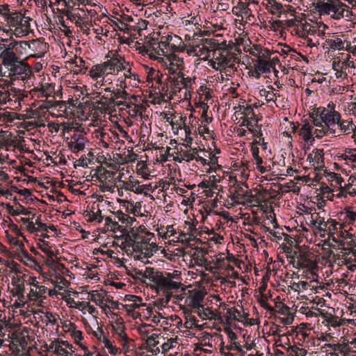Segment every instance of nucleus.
Listing matches in <instances>:
<instances>
[{
    "label": "nucleus",
    "instance_id": "412c9836",
    "mask_svg": "<svg viewBox=\"0 0 356 356\" xmlns=\"http://www.w3.org/2000/svg\"><path fill=\"white\" fill-rule=\"evenodd\" d=\"M243 114L245 116L247 122L251 121L252 124H258L259 119L257 115L254 113L253 108L251 105H248L243 111Z\"/></svg>",
    "mask_w": 356,
    "mask_h": 356
},
{
    "label": "nucleus",
    "instance_id": "b1692460",
    "mask_svg": "<svg viewBox=\"0 0 356 356\" xmlns=\"http://www.w3.org/2000/svg\"><path fill=\"white\" fill-rule=\"evenodd\" d=\"M85 142L86 138H81L79 142H72V140L68 143V147L74 153H78L85 148Z\"/></svg>",
    "mask_w": 356,
    "mask_h": 356
},
{
    "label": "nucleus",
    "instance_id": "ea45409f",
    "mask_svg": "<svg viewBox=\"0 0 356 356\" xmlns=\"http://www.w3.org/2000/svg\"><path fill=\"white\" fill-rule=\"evenodd\" d=\"M245 51L249 52L250 54L254 56L257 58L261 57V54L262 53V47L259 44H254L250 49L245 50Z\"/></svg>",
    "mask_w": 356,
    "mask_h": 356
},
{
    "label": "nucleus",
    "instance_id": "c85d7f7f",
    "mask_svg": "<svg viewBox=\"0 0 356 356\" xmlns=\"http://www.w3.org/2000/svg\"><path fill=\"white\" fill-rule=\"evenodd\" d=\"M244 192V189L242 186L237 185L236 189L231 193L229 197L234 202H239V201L242 199L243 193Z\"/></svg>",
    "mask_w": 356,
    "mask_h": 356
},
{
    "label": "nucleus",
    "instance_id": "393cba45",
    "mask_svg": "<svg viewBox=\"0 0 356 356\" xmlns=\"http://www.w3.org/2000/svg\"><path fill=\"white\" fill-rule=\"evenodd\" d=\"M85 214L86 217H88V222H93L94 220H97L99 223L102 222L104 220V216L102 215V211L98 209L97 212L94 211H86Z\"/></svg>",
    "mask_w": 356,
    "mask_h": 356
},
{
    "label": "nucleus",
    "instance_id": "9b49d317",
    "mask_svg": "<svg viewBox=\"0 0 356 356\" xmlns=\"http://www.w3.org/2000/svg\"><path fill=\"white\" fill-rule=\"evenodd\" d=\"M133 238L136 239L134 252L136 253H140L144 249H147V247L149 245L150 238L138 232L135 233V236H133Z\"/></svg>",
    "mask_w": 356,
    "mask_h": 356
},
{
    "label": "nucleus",
    "instance_id": "4c0bfd02",
    "mask_svg": "<svg viewBox=\"0 0 356 356\" xmlns=\"http://www.w3.org/2000/svg\"><path fill=\"white\" fill-rule=\"evenodd\" d=\"M113 99H122L127 100L129 97V93L125 90L116 89L113 92Z\"/></svg>",
    "mask_w": 356,
    "mask_h": 356
},
{
    "label": "nucleus",
    "instance_id": "680f3d73",
    "mask_svg": "<svg viewBox=\"0 0 356 356\" xmlns=\"http://www.w3.org/2000/svg\"><path fill=\"white\" fill-rule=\"evenodd\" d=\"M253 198L254 195H252L250 191H244V192L243 193L242 199L241 200H245L249 202H252Z\"/></svg>",
    "mask_w": 356,
    "mask_h": 356
},
{
    "label": "nucleus",
    "instance_id": "a211bd4d",
    "mask_svg": "<svg viewBox=\"0 0 356 356\" xmlns=\"http://www.w3.org/2000/svg\"><path fill=\"white\" fill-rule=\"evenodd\" d=\"M337 124H338L340 130L346 134H349L350 131H353V133H355V131H356V129H354V128H355V127H356V125H355L353 123L352 120H345L340 119L339 122H338Z\"/></svg>",
    "mask_w": 356,
    "mask_h": 356
},
{
    "label": "nucleus",
    "instance_id": "7ed1b4c3",
    "mask_svg": "<svg viewBox=\"0 0 356 356\" xmlns=\"http://www.w3.org/2000/svg\"><path fill=\"white\" fill-rule=\"evenodd\" d=\"M12 43L2 42L0 40V60L6 67L16 65V63H21V58L16 56L13 51V45Z\"/></svg>",
    "mask_w": 356,
    "mask_h": 356
},
{
    "label": "nucleus",
    "instance_id": "7c9ffc66",
    "mask_svg": "<svg viewBox=\"0 0 356 356\" xmlns=\"http://www.w3.org/2000/svg\"><path fill=\"white\" fill-rule=\"evenodd\" d=\"M161 272L154 271L152 268H146V270L144 271V277L145 279H148L150 282L154 283V278H156V275H160Z\"/></svg>",
    "mask_w": 356,
    "mask_h": 356
},
{
    "label": "nucleus",
    "instance_id": "49530a36",
    "mask_svg": "<svg viewBox=\"0 0 356 356\" xmlns=\"http://www.w3.org/2000/svg\"><path fill=\"white\" fill-rule=\"evenodd\" d=\"M332 111H330L324 107H320L317 108L315 113H318V116L323 121L326 120L327 116L332 112Z\"/></svg>",
    "mask_w": 356,
    "mask_h": 356
},
{
    "label": "nucleus",
    "instance_id": "0e129e2a",
    "mask_svg": "<svg viewBox=\"0 0 356 356\" xmlns=\"http://www.w3.org/2000/svg\"><path fill=\"white\" fill-rule=\"evenodd\" d=\"M116 332L119 337L124 341H128V337L124 332V327H119L118 329H116Z\"/></svg>",
    "mask_w": 356,
    "mask_h": 356
},
{
    "label": "nucleus",
    "instance_id": "e2e57ef3",
    "mask_svg": "<svg viewBox=\"0 0 356 356\" xmlns=\"http://www.w3.org/2000/svg\"><path fill=\"white\" fill-rule=\"evenodd\" d=\"M207 310H208V312L205 310H202L200 308L197 311V315L203 320L209 318V314L212 313L210 309H207Z\"/></svg>",
    "mask_w": 356,
    "mask_h": 356
},
{
    "label": "nucleus",
    "instance_id": "4be33fe9",
    "mask_svg": "<svg viewBox=\"0 0 356 356\" xmlns=\"http://www.w3.org/2000/svg\"><path fill=\"white\" fill-rule=\"evenodd\" d=\"M293 266L296 268H306L312 274L314 273V270L315 269H318V266L314 261H309V264H304L298 260L297 261L293 263Z\"/></svg>",
    "mask_w": 356,
    "mask_h": 356
},
{
    "label": "nucleus",
    "instance_id": "f03ea898",
    "mask_svg": "<svg viewBox=\"0 0 356 356\" xmlns=\"http://www.w3.org/2000/svg\"><path fill=\"white\" fill-rule=\"evenodd\" d=\"M316 10L320 15H331L332 18L340 19L344 16L347 6L340 0H318L314 4Z\"/></svg>",
    "mask_w": 356,
    "mask_h": 356
},
{
    "label": "nucleus",
    "instance_id": "c756f323",
    "mask_svg": "<svg viewBox=\"0 0 356 356\" xmlns=\"http://www.w3.org/2000/svg\"><path fill=\"white\" fill-rule=\"evenodd\" d=\"M226 54L227 55L220 54L216 59L218 60L220 64L228 65L232 62V60L235 59L236 58L234 54H229L227 51H226Z\"/></svg>",
    "mask_w": 356,
    "mask_h": 356
},
{
    "label": "nucleus",
    "instance_id": "bf43d9fd",
    "mask_svg": "<svg viewBox=\"0 0 356 356\" xmlns=\"http://www.w3.org/2000/svg\"><path fill=\"white\" fill-rule=\"evenodd\" d=\"M280 63L279 58L276 56L273 57L272 58L270 57L268 60V63L270 65V68H273L274 72L278 73V71L275 68V65Z\"/></svg>",
    "mask_w": 356,
    "mask_h": 356
},
{
    "label": "nucleus",
    "instance_id": "cd10ccee",
    "mask_svg": "<svg viewBox=\"0 0 356 356\" xmlns=\"http://www.w3.org/2000/svg\"><path fill=\"white\" fill-rule=\"evenodd\" d=\"M327 43L331 49L342 50L344 48V43L341 39L337 38L336 39H330L327 40Z\"/></svg>",
    "mask_w": 356,
    "mask_h": 356
},
{
    "label": "nucleus",
    "instance_id": "473e14b6",
    "mask_svg": "<svg viewBox=\"0 0 356 356\" xmlns=\"http://www.w3.org/2000/svg\"><path fill=\"white\" fill-rule=\"evenodd\" d=\"M8 209H9V213H11L13 216H17V215H20V214L28 216V215L31 214V212L27 211L26 209V208L24 207H23L22 205L19 206V209H17L15 210L13 209V206L9 205Z\"/></svg>",
    "mask_w": 356,
    "mask_h": 356
},
{
    "label": "nucleus",
    "instance_id": "052dcab7",
    "mask_svg": "<svg viewBox=\"0 0 356 356\" xmlns=\"http://www.w3.org/2000/svg\"><path fill=\"white\" fill-rule=\"evenodd\" d=\"M40 249L41 250V251H42L44 253H45L48 256V257L50 259V261L51 262H54V260L52 258L54 256V252H53V250L51 248L40 246Z\"/></svg>",
    "mask_w": 356,
    "mask_h": 356
},
{
    "label": "nucleus",
    "instance_id": "a878e982",
    "mask_svg": "<svg viewBox=\"0 0 356 356\" xmlns=\"http://www.w3.org/2000/svg\"><path fill=\"white\" fill-rule=\"evenodd\" d=\"M341 224V222H337L336 220L330 218L326 221V223L325 224V227H327V232L335 233L337 232L339 235V225Z\"/></svg>",
    "mask_w": 356,
    "mask_h": 356
},
{
    "label": "nucleus",
    "instance_id": "58836bf2",
    "mask_svg": "<svg viewBox=\"0 0 356 356\" xmlns=\"http://www.w3.org/2000/svg\"><path fill=\"white\" fill-rule=\"evenodd\" d=\"M102 341L104 343L105 347H106L108 349V351L111 355H115L118 353L119 348H118L116 346H113L111 341L106 337H104Z\"/></svg>",
    "mask_w": 356,
    "mask_h": 356
},
{
    "label": "nucleus",
    "instance_id": "ddd939ff",
    "mask_svg": "<svg viewBox=\"0 0 356 356\" xmlns=\"http://www.w3.org/2000/svg\"><path fill=\"white\" fill-rule=\"evenodd\" d=\"M124 204H127L126 206L125 204L124 207H126V211L129 213H131L134 216H140V210L142 208V204L140 202H134L133 200H123Z\"/></svg>",
    "mask_w": 356,
    "mask_h": 356
},
{
    "label": "nucleus",
    "instance_id": "0eeeda50",
    "mask_svg": "<svg viewBox=\"0 0 356 356\" xmlns=\"http://www.w3.org/2000/svg\"><path fill=\"white\" fill-rule=\"evenodd\" d=\"M30 50L34 52V57L41 58L49 50L48 43L41 41L40 39L33 40L31 42Z\"/></svg>",
    "mask_w": 356,
    "mask_h": 356
},
{
    "label": "nucleus",
    "instance_id": "4468645a",
    "mask_svg": "<svg viewBox=\"0 0 356 356\" xmlns=\"http://www.w3.org/2000/svg\"><path fill=\"white\" fill-rule=\"evenodd\" d=\"M22 13L15 10L13 11L8 17H6L5 20L10 26V29H11V27L16 29L17 26H19L20 20H22Z\"/></svg>",
    "mask_w": 356,
    "mask_h": 356
},
{
    "label": "nucleus",
    "instance_id": "37998d69",
    "mask_svg": "<svg viewBox=\"0 0 356 356\" xmlns=\"http://www.w3.org/2000/svg\"><path fill=\"white\" fill-rule=\"evenodd\" d=\"M153 252H152L150 250H149L147 248L144 249L141 252L139 253L138 255L136 256V258L138 260H141L144 264L149 263V261L147 260L145 261H143L144 259H148L151 257L153 255Z\"/></svg>",
    "mask_w": 356,
    "mask_h": 356
},
{
    "label": "nucleus",
    "instance_id": "3c124183",
    "mask_svg": "<svg viewBox=\"0 0 356 356\" xmlns=\"http://www.w3.org/2000/svg\"><path fill=\"white\" fill-rule=\"evenodd\" d=\"M63 2L67 8H73L74 6L79 5L78 0H56V3Z\"/></svg>",
    "mask_w": 356,
    "mask_h": 356
},
{
    "label": "nucleus",
    "instance_id": "338daca9",
    "mask_svg": "<svg viewBox=\"0 0 356 356\" xmlns=\"http://www.w3.org/2000/svg\"><path fill=\"white\" fill-rule=\"evenodd\" d=\"M113 213L116 216V217L118 218V220L122 223L124 224L125 222V218H126L127 214L123 213L121 210H118L117 211H113Z\"/></svg>",
    "mask_w": 356,
    "mask_h": 356
},
{
    "label": "nucleus",
    "instance_id": "dca6fc26",
    "mask_svg": "<svg viewBox=\"0 0 356 356\" xmlns=\"http://www.w3.org/2000/svg\"><path fill=\"white\" fill-rule=\"evenodd\" d=\"M203 299L204 295L197 291L191 297L189 305L191 307L197 309L203 308V305H202Z\"/></svg>",
    "mask_w": 356,
    "mask_h": 356
},
{
    "label": "nucleus",
    "instance_id": "5fc2aeb1",
    "mask_svg": "<svg viewBox=\"0 0 356 356\" xmlns=\"http://www.w3.org/2000/svg\"><path fill=\"white\" fill-rule=\"evenodd\" d=\"M124 75L125 78L132 79L137 81L138 83L140 82L139 76L137 74L132 72L130 67L126 70Z\"/></svg>",
    "mask_w": 356,
    "mask_h": 356
},
{
    "label": "nucleus",
    "instance_id": "20e7f679",
    "mask_svg": "<svg viewBox=\"0 0 356 356\" xmlns=\"http://www.w3.org/2000/svg\"><path fill=\"white\" fill-rule=\"evenodd\" d=\"M115 68L116 62L113 56L104 63L93 65L90 70L89 74L93 79H97L108 74H116Z\"/></svg>",
    "mask_w": 356,
    "mask_h": 356
},
{
    "label": "nucleus",
    "instance_id": "e433bc0d",
    "mask_svg": "<svg viewBox=\"0 0 356 356\" xmlns=\"http://www.w3.org/2000/svg\"><path fill=\"white\" fill-rule=\"evenodd\" d=\"M168 81L171 82V88L172 90V92L176 94L177 92H179L181 89L180 87L181 82L179 80L178 76L176 78H172L170 76L168 77Z\"/></svg>",
    "mask_w": 356,
    "mask_h": 356
},
{
    "label": "nucleus",
    "instance_id": "79ce46f5",
    "mask_svg": "<svg viewBox=\"0 0 356 356\" xmlns=\"http://www.w3.org/2000/svg\"><path fill=\"white\" fill-rule=\"evenodd\" d=\"M178 78L180 79L181 84L183 85V87L185 88H188L189 86H191L193 83L194 82L193 79L190 77L185 78L184 76V74L182 72H179Z\"/></svg>",
    "mask_w": 356,
    "mask_h": 356
},
{
    "label": "nucleus",
    "instance_id": "6e6552de",
    "mask_svg": "<svg viewBox=\"0 0 356 356\" xmlns=\"http://www.w3.org/2000/svg\"><path fill=\"white\" fill-rule=\"evenodd\" d=\"M30 18L25 17L22 15V20H20L19 23V26H17L14 30L12 29H9L6 33H10L15 34L17 37H20L21 35H24L26 34L30 29Z\"/></svg>",
    "mask_w": 356,
    "mask_h": 356
},
{
    "label": "nucleus",
    "instance_id": "2eb2a0df",
    "mask_svg": "<svg viewBox=\"0 0 356 356\" xmlns=\"http://www.w3.org/2000/svg\"><path fill=\"white\" fill-rule=\"evenodd\" d=\"M345 224H340L339 227V233L338 237L340 238V241H342L343 242H345V240L350 239V241H347L346 243L348 245H355V241L353 240V234L350 233L348 230L345 229L346 227Z\"/></svg>",
    "mask_w": 356,
    "mask_h": 356
},
{
    "label": "nucleus",
    "instance_id": "de8ad7c7",
    "mask_svg": "<svg viewBox=\"0 0 356 356\" xmlns=\"http://www.w3.org/2000/svg\"><path fill=\"white\" fill-rule=\"evenodd\" d=\"M309 117L312 119V122L314 126L319 127H325L324 122L318 116V113L313 112L309 115Z\"/></svg>",
    "mask_w": 356,
    "mask_h": 356
},
{
    "label": "nucleus",
    "instance_id": "774afa93",
    "mask_svg": "<svg viewBox=\"0 0 356 356\" xmlns=\"http://www.w3.org/2000/svg\"><path fill=\"white\" fill-rule=\"evenodd\" d=\"M39 292L33 289H31L30 292L28 294L29 300L35 301L39 298Z\"/></svg>",
    "mask_w": 356,
    "mask_h": 356
},
{
    "label": "nucleus",
    "instance_id": "69168bd1",
    "mask_svg": "<svg viewBox=\"0 0 356 356\" xmlns=\"http://www.w3.org/2000/svg\"><path fill=\"white\" fill-rule=\"evenodd\" d=\"M259 302L260 303V305L265 309L270 312H275L273 307L270 304H268L265 300L261 299L259 300Z\"/></svg>",
    "mask_w": 356,
    "mask_h": 356
},
{
    "label": "nucleus",
    "instance_id": "72a5a7b5",
    "mask_svg": "<svg viewBox=\"0 0 356 356\" xmlns=\"http://www.w3.org/2000/svg\"><path fill=\"white\" fill-rule=\"evenodd\" d=\"M22 64V58H21L20 63H16V65L9 66L8 68L10 70L8 76L16 75V74H22L24 72V68L21 66Z\"/></svg>",
    "mask_w": 356,
    "mask_h": 356
},
{
    "label": "nucleus",
    "instance_id": "603ef678",
    "mask_svg": "<svg viewBox=\"0 0 356 356\" xmlns=\"http://www.w3.org/2000/svg\"><path fill=\"white\" fill-rule=\"evenodd\" d=\"M12 12L10 10V6L8 4H4L3 6L0 5V14L3 15L4 19H6V17H8Z\"/></svg>",
    "mask_w": 356,
    "mask_h": 356
},
{
    "label": "nucleus",
    "instance_id": "a18cd8bd",
    "mask_svg": "<svg viewBox=\"0 0 356 356\" xmlns=\"http://www.w3.org/2000/svg\"><path fill=\"white\" fill-rule=\"evenodd\" d=\"M159 337V334H153L148 337L146 340V343L149 348L155 347L159 344V341L156 339Z\"/></svg>",
    "mask_w": 356,
    "mask_h": 356
},
{
    "label": "nucleus",
    "instance_id": "f704fd0d",
    "mask_svg": "<svg viewBox=\"0 0 356 356\" xmlns=\"http://www.w3.org/2000/svg\"><path fill=\"white\" fill-rule=\"evenodd\" d=\"M327 177L328 181H335L336 184L340 186H341V184L343 182V179L341 177V175L336 172H328Z\"/></svg>",
    "mask_w": 356,
    "mask_h": 356
},
{
    "label": "nucleus",
    "instance_id": "f257e3e1",
    "mask_svg": "<svg viewBox=\"0 0 356 356\" xmlns=\"http://www.w3.org/2000/svg\"><path fill=\"white\" fill-rule=\"evenodd\" d=\"M167 275L168 276L165 277L161 272L160 275H156L154 278V284L151 285V288L155 289L157 293H162L164 297L161 298V302L166 305L172 297V293L177 291L183 286L181 282L174 281L170 273Z\"/></svg>",
    "mask_w": 356,
    "mask_h": 356
},
{
    "label": "nucleus",
    "instance_id": "a19ab883",
    "mask_svg": "<svg viewBox=\"0 0 356 356\" xmlns=\"http://www.w3.org/2000/svg\"><path fill=\"white\" fill-rule=\"evenodd\" d=\"M161 44L162 47H165V49H168L170 51L176 52V51L179 50V47L175 46V42H171V41L169 40V36L168 35L166 38L165 41H161Z\"/></svg>",
    "mask_w": 356,
    "mask_h": 356
},
{
    "label": "nucleus",
    "instance_id": "5701e85b",
    "mask_svg": "<svg viewBox=\"0 0 356 356\" xmlns=\"http://www.w3.org/2000/svg\"><path fill=\"white\" fill-rule=\"evenodd\" d=\"M135 233L134 232H131V234L124 236V242L122 243L120 246L121 249L124 250L126 248H131L132 250L134 252L136 239H134L133 236H135Z\"/></svg>",
    "mask_w": 356,
    "mask_h": 356
},
{
    "label": "nucleus",
    "instance_id": "bb28decb",
    "mask_svg": "<svg viewBox=\"0 0 356 356\" xmlns=\"http://www.w3.org/2000/svg\"><path fill=\"white\" fill-rule=\"evenodd\" d=\"M88 299L94 302L97 305L102 307L104 296L97 291H92L90 293Z\"/></svg>",
    "mask_w": 356,
    "mask_h": 356
},
{
    "label": "nucleus",
    "instance_id": "39448f33",
    "mask_svg": "<svg viewBox=\"0 0 356 356\" xmlns=\"http://www.w3.org/2000/svg\"><path fill=\"white\" fill-rule=\"evenodd\" d=\"M2 42L7 43H12L13 45V51L16 56L20 58L22 56H26L29 54V50H30V44L29 41L20 40L17 41L13 38H2Z\"/></svg>",
    "mask_w": 356,
    "mask_h": 356
},
{
    "label": "nucleus",
    "instance_id": "8fccbe9b",
    "mask_svg": "<svg viewBox=\"0 0 356 356\" xmlns=\"http://www.w3.org/2000/svg\"><path fill=\"white\" fill-rule=\"evenodd\" d=\"M72 8H67V9H63V10H59V12L63 15H65L68 19H70V21H74L75 19V17H77L79 19H81L80 15H74V14H72L70 11V10H72Z\"/></svg>",
    "mask_w": 356,
    "mask_h": 356
},
{
    "label": "nucleus",
    "instance_id": "f3484780",
    "mask_svg": "<svg viewBox=\"0 0 356 356\" xmlns=\"http://www.w3.org/2000/svg\"><path fill=\"white\" fill-rule=\"evenodd\" d=\"M246 127L249 131H250L254 137H257L261 140L263 138V133L261 131V124H258L257 123L252 124L251 121H248Z\"/></svg>",
    "mask_w": 356,
    "mask_h": 356
},
{
    "label": "nucleus",
    "instance_id": "13d9d810",
    "mask_svg": "<svg viewBox=\"0 0 356 356\" xmlns=\"http://www.w3.org/2000/svg\"><path fill=\"white\" fill-rule=\"evenodd\" d=\"M172 343L173 341L172 339H168L167 342L163 343L161 346L162 353L165 355L170 348H172Z\"/></svg>",
    "mask_w": 356,
    "mask_h": 356
},
{
    "label": "nucleus",
    "instance_id": "09e8293b",
    "mask_svg": "<svg viewBox=\"0 0 356 356\" xmlns=\"http://www.w3.org/2000/svg\"><path fill=\"white\" fill-rule=\"evenodd\" d=\"M261 95L264 96L266 100L268 102L271 101L275 102L274 97H275V94L273 91L266 90V89H262L260 90Z\"/></svg>",
    "mask_w": 356,
    "mask_h": 356
},
{
    "label": "nucleus",
    "instance_id": "6ab92c4d",
    "mask_svg": "<svg viewBox=\"0 0 356 356\" xmlns=\"http://www.w3.org/2000/svg\"><path fill=\"white\" fill-rule=\"evenodd\" d=\"M254 67L262 73L267 74L270 72V65L268 63V60L263 59L261 57L256 60Z\"/></svg>",
    "mask_w": 356,
    "mask_h": 356
},
{
    "label": "nucleus",
    "instance_id": "4d7b16f0",
    "mask_svg": "<svg viewBox=\"0 0 356 356\" xmlns=\"http://www.w3.org/2000/svg\"><path fill=\"white\" fill-rule=\"evenodd\" d=\"M134 275H133V278L135 280H139L142 282L146 283L144 277V272L140 270L134 269Z\"/></svg>",
    "mask_w": 356,
    "mask_h": 356
},
{
    "label": "nucleus",
    "instance_id": "423d86ee",
    "mask_svg": "<svg viewBox=\"0 0 356 356\" xmlns=\"http://www.w3.org/2000/svg\"><path fill=\"white\" fill-rule=\"evenodd\" d=\"M307 160L309 162L311 165H317L315 167V170H321L324 168V152L323 149L315 148L313 149L312 153L307 156Z\"/></svg>",
    "mask_w": 356,
    "mask_h": 356
},
{
    "label": "nucleus",
    "instance_id": "864d4df0",
    "mask_svg": "<svg viewBox=\"0 0 356 356\" xmlns=\"http://www.w3.org/2000/svg\"><path fill=\"white\" fill-rule=\"evenodd\" d=\"M104 102L107 103V108H109L111 105L115 102V100L113 99V93L110 94L109 95H104L101 96L100 97Z\"/></svg>",
    "mask_w": 356,
    "mask_h": 356
},
{
    "label": "nucleus",
    "instance_id": "1a4fd4ad",
    "mask_svg": "<svg viewBox=\"0 0 356 356\" xmlns=\"http://www.w3.org/2000/svg\"><path fill=\"white\" fill-rule=\"evenodd\" d=\"M339 220L342 221L341 224L353 225L356 220V211L353 210V207H346L344 211L338 214Z\"/></svg>",
    "mask_w": 356,
    "mask_h": 356
},
{
    "label": "nucleus",
    "instance_id": "c9c22d12",
    "mask_svg": "<svg viewBox=\"0 0 356 356\" xmlns=\"http://www.w3.org/2000/svg\"><path fill=\"white\" fill-rule=\"evenodd\" d=\"M24 283H20L15 286V288L11 291V292L13 293V296H18L19 299L21 300L24 297Z\"/></svg>",
    "mask_w": 356,
    "mask_h": 356
},
{
    "label": "nucleus",
    "instance_id": "6e6d98bb",
    "mask_svg": "<svg viewBox=\"0 0 356 356\" xmlns=\"http://www.w3.org/2000/svg\"><path fill=\"white\" fill-rule=\"evenodd\" d=\"M90 160L88 159L85 155L81 156V158L76 160L77 165L83 168L88 167V163H90Z\"/></svg>",
    "mask_w": 356,
    "mask_h": 356
},
{
    "label": "nucleus",
    "instance_id": "2f4dec72",
    "mask_svg": "<svg viewBox=\"0 0 356 356\" xmlns=\"http://www.w3.org/2000/svg\"><path fill=\"white\" fill-rule=\"evenodd\" d=\"M169 36V40L171 41V42H175V46H177V47H179V50L176 51V52H182L185 50V44L184 43V42L182 41L181 38L178 36V35H168Z\"/></svg>",
    "mask_w": 356,
    "mask_h": 356
},
{
    "label": "nucleus",
    "instance_id": "9d476101",
    "mask_svg": "<svg viewBox=\"0 0 356 356\" xmlns=\"http://www.w3.org/2000/svg\"><path fill=\"white\" fill-rule=\"evenodd\" d=\"M341 118V114L335 111H332L326 118V120H323L325 127L327 130H329L331 134H335L336 130L333 129V126L337 124L339 122Z\"/></svg>",
    "mask_w": 356,
    "mask_h": 356
},
{
    "label": "nucleus",
    "instance_id": "aec40b11",
    "mask_svg": "<svg viewBox=\"0 0 356 356\" xmlns=\"http://www.w3.org/2000/svg\"><path fill=\"white\" fill-rule=\"evenodd\" d=\"M113 58L115 59V61L116 62V68H115V72L116 74H118L120 71L122 70H127V65H129V62H126L124 57L120 56L119 54H115L113 56Z\"/></svg>",
    "mask_w": 356,
    "mask_h": 356
},
{
    "label": "nucleus",
    "instance_id": "c03bdc74",
    "mask_svg": "<svg viewBox=\"0 0 356 356\" xmlns=\"http://www.w3.org/2000/svg\"><path fill=\"white\" fill-rule=\"evenodd\" d=\"M71 327L74 329V330L72 332V337L74 339L75 342L79 344V341H81L83 339V332L80 330H75L76 325L74 323H70ZM81 343H79L80 345Z\"/></svg>",
    "mask_w": 356,
    "mask_h": 356
},
{
    "label": "nucleus",
    "instance_id": "f8f14e48",
    "mask_svg": "<svg viewBox=\"0 0 356 356\" xmlns=\"http://www.w3.org/2000/svg\"><path fill=\"white\" fill-rule=\"evenodd\" d=\"M312 126L309 122H305L300 130V135L302 136L304 140L309 145H312L314 138L312 134Z\"/></svg>",
    "mask_w": 356,
    "mask_h": 356
}]
</instances>
